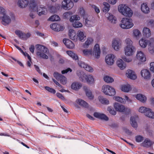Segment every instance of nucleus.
I'll list each match as a JSON object with an SVG mask.
<instances>
[{
	"mask_svg": "<svg viewBox=\"0 0 154 154\" xmlns=\"http://www.w3.org/2000/svg\"><path fill=\"white\" fill-rule=\"evenodd\" d=\"M17 4L19 7L23 8L26 7L28 5L31 11H37L38 12L39 16L45 15L47 13V8L42 5L37 7L35 1H18Z\"/></svg>",
	"mask_w": 154,
	"mask_h": 154,
	"instance_id": "1",
	"label": "nucleus"
},
{
	"mask_svg": "<svg viewBox=\"0 0 154 154\" xmlns=\"http://www.w3.org/2000/svg\"><path fill=\"white\" fill-rule=\"evenodd\" d=\"M35 47L37 50L36 55L37 56L44 59H48V57L46 54L48 52L47 48L44 46L39 44L36 45Z\"/></svg>",
	"mask_w": 154,
	"mask_h": 154,
	"instance_id": "2",
	"label": "nucleus"
},
{
	"mask_svg": "<svg viewBox=\"0 0 154 154\" xmlns=\"http://www.w3.org/2000/svg\"><path fill=\"white\" fill-rule=\"evenodd\" d=\"M76 74L79 77L80 80L82 82L85 79L88 84H91L94 82V79L92 76L90 75H86L82 71L77 70Z\"/></svg>",
	"mask_w": 154,
	"mask_h": 154,
	"instance_id": "3",
	"label": "nucleus"
},
{
	"mask_svg": "<svg viewBox=\"0 0 154 154\" xmlns=\"http://www.w3.org/2000/svg\"><path fill=\"white\" fill-rule=\"evenodd\" d=\"M118 8L119 11L124 16L129 17L132 16L133 14L132 10L125 5H119L118 6Z\"/></svg>",
	"mask_w": 154,
	"mask_h": 154,
	"instance_id": "4",
	"label": "nucleus"
},
{
	"mask_svg": "<svg viewBox=\"0 0 154 154\" xmlns=\"http://www.w3.org/2000/svg\"><path fill=\"white\" fill-rule=\"evenodd\" d=\"M0 14L3 15V16L0 19L2 20V23L3 25L6 26L10 23L11 20L10 17L6 15L5 10L0 6Z\"/></svg>",
	"mask_w": 154,
	"mask_h": 154,
	"instance_id": "5",
	"label": "nucleus"
},
{
	"mask_svg": "<svg viewBox=\"0 0 154 154\" xmlns=\"http://www.w3.org/2000/svg\"><path fill=\"white\" fill-rule=\"evenodd\" d=\"M120 26L121 28L124 29H128L131 28L134 26L132 19L131 18H123L121 20Z\"/></svg>",
	"mask_w": 154,
	"mask_h": 154,
	"instance_id": "6",
	"label": "nucleus"
},
{
	"mask_svg": "<svg viewBox=\"0 0 154 154\" xmlns=\"http://www.w3.org/2000/svg\"><path fill=\"white\" fill-rule=\"evenodd\" d=\"M102 91L106 95L109 96H114L116 94V91L112 87L109 85H103L102 87Z\"/></svg>",
	"mask_w": 154,
	"mask_h": 154,
	"instance_id": "7",
	"label": "nucleus"
},
{
	"mask_svg": "<svg viewBox=\"0 0 154 154\" xmlns=\"http://www.w3.org/2000/svg\"><path fill=\"white\" fill-rule=\"evenodd\" d=\"M139 111L141 113H144L145 115L149 118L154 119V112L150 109L141 106L139 108Z\"/></svg>",
	"mask_w": 154,
	"mask_h": 154,
	"instance_id": "8",
	"label": "nucleus"
},
{
	"mask_svg": "<svg viewBox=\"0 0 154 154\" xmlns=\"http://www.w3.org/2000/svg\"><path fill=\"white\" fill-rule=\"evenodd\" d=\"M54 76L57 80H59L62 84L65 85L66 84L67 82L66 78L61 74L55 72L54 73Z\"/></svg>",
	"mask_w": 154,
	"mask_h": 154,
	"instance_id": "9",
	"label": "nucleus"
},
{
	"mask_svg": "<svg viewBox=\"0 0 154 154\" xmlns=\"http://www.w3.org/2000/svg\"><path fill=\"white\" fill-rule=\"evenodd\" d=\"M72 1H63L62 2V8L65 10H69L73 6Z\"/></svg>",
	"mask_w": 154,
	"mask_h": 154,
	"instance_id": "10",
	"label": "nucleus"
},
{
	"mask_svg": "<svg viewBox=\"0 0 154 154\" xmlns=\"http://www.w3.org/2000/svg\"><path fill=\"white\" fill-rule=\"evenodd\" d=\"M15 33L20 38L23 40H27L31 35L30 33L29 32L25 34L19 30H16Z\"/></svg>",
	"mask_w": 154,
	"mask_h": 154,
	"instance_id": "11",
	"label": "nucleus"
},
{
	"mask_svg": "<svg viewBox=\"0 0 154 154\" xmlns=\"http://www.w3.org/2000/svg\"><path fill=\"white\" fill-rule=\"evenodd\" d=\"M125 54L130 56L132 55L135 51V48L133 46H126L124 49Z\"/></svg>",
	"mask_w": 154,
	"mask_h": 154,
	"instance_id": "12",
	"label": "nucleus"
},
{
	"mask_svg": "<svg viewBox=\"0 0 154 154\" xmlns=\"http://www.w3.org/2000/svg\"><path fill=\"white\" fill-rule=\"evenodd\" d=\"M114 107L116 111L120 112H125L128 110L123 105L117 103H114Z\"/></svg>",
	"mask_w": 154,
	"mask_h": 154,
	"instance_id": "13",
	"label": "nucleus"
},
{
	"mask_svg": "<svg viewBox=\"0 0 154 154\" xmlns=\"http://www.w3.org/2000/svg\"><path fill=\"white\" fill-rule=\"evenodd\" d=\"M78 64L79 66L84 68L86 71L92 72L93 71V69L90 66L85 64L84 62L82 61H79Z\"/></svg>",
	"mask_w": 154,
	"mask_h": 154,
	"instance_id": "14",
	"label": "nucleus"
},
{
	"mask_svg": "<svg viewBox=\"0 0 154 154\" xmlns=\"http://www.w3.org/2000/svg\"><path fill=\"white\" fill-rule=\"evenodd\" d=\"M114 55L112 54H109L105 57V61L106 63L109 65H112L114 62Z\"/></svg>",
	"mask_w": 154,
	"mask_h": 154,
	"instance_id": "15",
	"label": "nucleus"
},
{
	"mask_svg": "<svg viewBox=\"0 0 154 154\" xmlns=\"http://www.w3.org/2000/svg\"><path fill=\"white\" fill-rule=\"evenodd\" d=\"M93 54L94 55H95L96 57L97 58H98L100 57V50L99 44H96L94 46Z\"/></svg>",
	"mask_w": 154,
	"mask_h": 154,
	"instance_id": "16",
	"label": "nucleus"
},
{
	"mask_svg": "<svg viewBox=\"0 0 154 154\" xmlns=\"http://www.w3.org/2000/svg\"><path fill=\"white\" fill-rule=\"evenodd\" d=\"M94 116L95 117L101 120L105 121H108L109 120L108 117L106 115L103 113L98 112H94Z\"/></svg>",
	"mask_w": 154,
	"mask_h": 154,
	"instance_id": "17",
	"label": "nucleus"
},
{
	"mask_svg": "<svg viewBox=\"0 0 154 154\" xmlns=\"http://www.w3.org/2000/svg\"><path fill=\"white\" fill-rule=\"evenodd\" d=\"M50 27L53 30L56 31H62L64 28L63 26L57 23H54L51 24Z\"/></svg>",
	"mask_w": 154,
	"mask_h": 154,
	"instance_id": "18",
	"label": "nucleus"
},
{
	"mask_svg": "<svg viewBox=\"0 0 154 154\" xmlns=\"http://www.w3.org/2000/svg\"><path fill=\"white\" fill-rule=\"evenodd\" d=\"M141 75L144 79H150L151 74L149 71L147 69L142 70L141 72Z\"/></svg>",
	"mask_w": 154,
	"mask_h": 154,
	"instance_id": "19",
	"label": "nucleus"
},
{
	"mask_svg": "<svg viewBox=\"0 0 154 154\" xmlns=\"http://www.w3.org/2000/svg\"><path fill=\"white\" fill-rule=\"evenodd\" d=\"M127 76L129 78L134 80L137 78V76L135 72L133 70L128 69L126 74Z\"/></svg>",
	"mask_w": 154,
	"mask_h": 154,
	"instance_id": "20",
	"label": "nucleus"
},
{
	"mask_svg": "<svg viewBox=\"0 0 154 154\" xmlns=\"http://www.w3.org/2000/svg\"><path fill=\"white\" fill-rule=\"evenodd\" d=\"M63 43L67 48H72L74 47L73 43L68 39L64 38L63 40Z\"/></svg>",
	"mask_w": 154,
	"mask_h": 154,
	"instance_id": "21",
	"label": "nucleus"
},
{
	"mask_svg": "<svg viewBox=\"0 0 154 154\" xmlns=\"http://www.w3.org/2000/svg\"><path fill=\"white\" fill-rule=\"evenodd\" d=\"M106 17H107L108 20L111 23H116L117 21L116 18L112 14L109 13H107L106 14Z\"/></svg>",
	"mask_w": 154,
	"mask_h": 154,
	"instance_id": "22",
	"label": "nucleus"
},
{
	"mask_svg": "<svg viewBox=\"0 0 154 154\" xmlns=\"http://www.w3.org/2000/svg\"><path fill=\"white\" fill-rule=\"evenodd\" d=\"M136 57L138 60L142 62H144L146 60L145 56L141 51H139L137 52Z\"/></svg>",
	"mask_w": 154,
	"mask_h": 154,
	"instance_id": "23",
	"label": "nucleus"
},
{
	"mask_svg": "<svg viewBox=\"0 0 154 154\" xmlns=\"http://www.w3.org/2000/svg\"><path fill=\"white\" fill-rule=\"evenodd\" d=\"M154 143V142L150 140L149 139H146L142 144L143 146L146 147L148 148L150 147Z\"/></svg>",
	"mask_w": 154,
	"mask_h": 154,
	"instance_id": "24",
	"label": "nucleus"
},
{
	"mask_svg": "<svg viewBox=\"0 0 154 154\" xmlns=\"http://www.w3.org/2000/svg\"><path fill=\"white\" fill-rule=\"evenodd\" d=\"M117 64L121 69H124L126 66L125 63L121 59H119L117 61Z\"/></svg>",
	"mask_w": 154,
	"mask_h": 154,
	"instance_id": "25",
	"label": "nucleus"
},
{
	"mask_svg": "<svg viewBox=\"0 0 154 154\" xmlns=\"http://www.w3.org/2000/svg\"><path fill=\"white\" fill-rule=\"evenodd\" d=\"M141 9L142 11L145 14H148L150 12L149 8L146 3H143L141 5Z\"/></svg>",
	"mask_w": 154,
	"mask_h": 154,
	"instance_id": "26",
	"label": "nucleus"
},
{
	"mask_svg": "<svg viewBox=\"0 0 154 154\" xmlns=\"http://www.w3.org/2000/svg\"><path fill=\"white\" fill-rule=\"evenodd\" d=\"M138 116L135 117H131L130 119V123L131 126L134 128H137V124L136 121V119Z\"/></svg>",
	"mask_w": 154,
	"mask_h": 154,
	"instance_id": "27",
	"label": "nucleus"
},
{
	"mask_svg": "<svg viewBox=\"0 0 154 154\" xmlns=\"http://www.w3.org/2000/svg\"><path fill=\"white\" fill-rule=\"evenodd\" d=\"M136 97L137 100L143 103H145L147 100L146 97L141 94H137Z\"/></svg>",
	"mask_w": 154,
	"mask_h": 154,
	"instance_id": "28",
	"label": "nucleus"
},
{
	"mask_svg": "<svg viewBox=\"0 0 154 154\" xmlns=\"http://www.w3.org/2000/svg\"><path fill=\"white\" fill-rule=\"evenodd\" d=\"M82 87V85L81 83L75 82L73 83L71 85V88L72 89L75 90H77L80 88Z\"/></svg>",
	"mask_w": 154,
	"mask_h": 154,
	"instance_id": "29",
	"label": "nucleus"
},
{
	"mask_svg": "<svg viewBox=\"0 0 154 154\" xmlns=\"http://www.w3.org/2000/svg\"><path fill=\"white\" fill-rule=\"evenodd\" d=\"M60 6L59 5H55V6H51L49 7V9L51 12L54 13L57 12L60 9Z\"/></svg>",
	"mask_w": 154,
	"mask_h": 154,
	"instance_id": "30",
	"label": "nucleus"
},
{
	"mask_svg": "<svg viewBox=\"0 0 154 154\" xmlns=\"http://www.w3.org/2000/svg\"><path fill=\"white\" fill-rule=\"evenodd\" d=\"M119 42L117 40L114 39L112 42V46L116 50H118L119 48Z\"/></svg>",
	"mask_w": 154,
	"mask_h": 154,
	"instance_id": "31",
	"label": "nucleus"
},
{
	"mask_svg": "<svg viewBox=\"0 0 154 154\" xmlns=\"http://www.w3.org/2000/svg\"><path fill=\"white\" fill-rule=\"evenodd\" d=\"M148 42L147 40L142 38L139 41V44L141 47L145 48L147 46Z\"/></svg>",
	"mask_w": 154,
	"mask_h": 154,
	"instance_id": "32",
	"label": "nucleus"
},
{
	"mask_svg": "<svg viewBox=\"0 0 154 154\" xmlns=\"http://www.w3.org/2000/svg\"><path fill=\"white\" fill-rule=\"evenodd\" d=\"M77 103L80 105L85 108H87L88 107V103L84 100L81 99H79L76 101Z\"/></svg>",
	"mask_w": 154,
	"mask_h": 154,
	"instance_id": "33",
	"label": "nucleus"
},
{
	"mask_svg": "<svg viewBox=\"0 0 154 154\" xmlns=\"http://www.w3.org/2000/svg\"><path fill=\"white\" fill-rule=\"evenodd\" d=\"M151 32L150 29L147 27H145L143 30V35L144 36L146 37L150 36Z\"/></svg>",
	"mask_w": 154,
	"mask_h": 154,
	"instance_id": "34",
	"label": "nucleus"
},
{
	"mask_svg": "<svg viewBox=\"0 0 154 154\" xmlns=\"http://www.w3.org/2000/svg\"><path fill=\"white\" fill-rule=\"evenodd\" d=\"M77 36L79 40L81 42L84 41V38L86 37L83 32L80 31H78Z\"/></svg>",
	"mask_w": 154,
	"mask_h": 154,
	"instance_id": "35",
	"label": "nucleus"
},
{
	"mask_svg": "<svg viewBox=\"0 0 154 154\" xmlns=\"http://www.w3.org/2000/svg\"><path fill=\"white\" fill-rule=\"evenodd\" d=\"M69 35L70 38L72 40H75L76 38L75 36V33L74 32V31L72 29H71L69 30Z\"/></svg>",
	"mask_w": 154,
	"mask_h": 154,
	"instance_id": "36",
	"label": "nucleus"
},
{
	"mask_svg": "<svg viewBox=\"0 0 154 154\" xmlns=\"http://www.w3.org/2000/svg\"><path fill=\"white\" fill-rule=\"evenodd\" d=\"M93 41V40L92 38H88L85 42V43L83 44V47L84 48H88L89 45L92 43Z\"/></svg>",
	"mask_w": 154,
	"mask_h": 154,
	"instance_id": "37",
	"label": "nucleus"
},
{
	"mask_svg": "<svg viewBox=\"0 0 154 154\" xmlns=\"http://www.w3.org/2000/svg\"><path fill=\"white\" fill-rule=\"evenodd\" d=\"M66 53L69 56L72 57L73 59L75 60L78 59V56L72 51H67Z\"/></svg>",
	"mask_w": 154,
	"mask_h": 154,
	"instance_id": "38",
	"label": "nucleus"
},
{
	"mask_svg": "<svg viewBox=\"0 0 154 154\" xmlns=\"http://www.w3.org/2000/svg\"><path fill=\"white\" fill-rule=\"evenodd\" d=\"M131 89L130 86L129 85H124L121 87L122 90L126 92H129Z\"/></svg>",
	"mask_w": 154,
	"mask_h": 154,
	"instance_id": "39",
	"label": "nucleus"
},
{
	"mask_svg": "<svg viewBox=\"0 0 154 154\" xmlns=\"http://www.w3.org/2000/svg\"><path fill=\"white\" fill-rule=\"evenodd\" d=\"M99 101L102 104H108L109 103V100L106 98H104L103 97L100 96L99 97Z\"/></svg>",
	"mask_w": 154,
	"mask_h": 154,
	"instance_id": "40",
	"label": "nucleus"
},
{
	"mask_svg": "<svg viewBox=\"0 0 154 154\" xmlns=\"http://www.w3.org/2000/svg\"><path fill=\"white\" fill-rule=\"evenodd\" d=\"M60 20L59 17L56 15H54L50 17L48 20L51 21H58Z\"/></svg>",
	"mask_w": 154,
	"mask_h": 154,
	"instance_id": "41",
	"label": "nucleus"
},
{
	"mask_svg": "<svg viewBox=\"0 0 154 154\" xmlns=\"http://www.w3.org/2000/svg\"><path fill=\"white\" fill-rule=\"evenodd\" d=\"M104 7L103 9V11L104 12H107L109 10L110 6L107 3L104 2L103 3Z\"/></svg>",
	"mask_w": 154,
	"mask_h": 154,
	"instance_id": "42",
	"label": "nucleus"
},
{
	"mask_svg": "<svg viewBox=\"0 0 154 154\" xmlns=\"http://www.w3.org/2000/svg\"><path fill=\"white\" fill-rule=\"evenodd\" d=\"M113 99L116 101L121 103H124L125 102V100L119 96H116L113 97Z\"/></svg>",
	"mask_w": 154,
	"mask_h": 154,
	"instance_id": "43",
	"label": "nucleus"
},
{
	"mask_svg": "<svg viewBox=\"0 0 154 154\" xmlns=\"http://www.w3.org/2000/svg\"><path fill=\"white\" fill-rule=\"evenodd\" d=\"M85 25L87 27H91L94 25L93 21L91 20H88V18L85 20Z\"/></svg>",
	"mask_w": 154,
	"mask_h": 154,
	"instance_id": "44",
	"label": "nucleus"
},
{
	"mask_svg": "<svg viewBox=\"0 0 154 154\" xmlns=\"http://www.w3.org/2000/svg\"><path fill=\"white\" fill-rule=\"evenodd\" d=\"M80 19L79 17L77 15H74L70 17L69 20L70 22H73L75 20H78Z\"/></svg>",
	"mask_w": 154,
	"mask_h": 154,
	"instance_id": "45",
	"label": "nucleus"
},
{
	"mask_svg": "<svg viewBox=\"0 0 154 154\" xmlns=\"http://www.w3.org/2000/svg\"><path fill=\"white\" fill-rule=\"evenodd\" d=\"M72 26L73 27L76 28L82 27V25L81 23L76 20L73 23Z\"/></svg>",
	"mask_w": 154,
	"mask_h": 154,
	"instance_id": "46",
	"label": "nucleus"
},
{
	"mask_svg": "<svg viewBox=\"0 0 154 154\" xmlns=\"http://www.w3.org/2000/svg\"><path fill=\"white\" fill-rule=\"evenodd\" d=\"M104 80L106 82L108 83H112L114 81V79L112 78L107 76L104 77Z\"/></svg>",
	"mask_w": 154,
	"mask_h": 154,
	"instance_id": "47",
	"label": "nucleus"
},
{
	"mask_svg": "<svg viewBox=\"0 0 154 154\" xmlns=\"http://www.w3.org/2000/svg\"><path fill=\"white\" fill-rule=\"evenodd\" d=\"M85 92L86 95L89 99L92 100L93 99L94 96L92 94V92L90 90H86Z\"/></svg>",
	"mask_w": 154,
	"mask_h": 154,
	"instance_id": "48",
	"label": "nucleus"
},
{
	"mask_svg": "<svg viewBox=\"0 0 154 154\" xmlns=\"http://www.w3.org/2000/svg\"><path fill=\"white\" fill-rule=\"evenodd\" d=\"M45 88L46 90L51 93L54 94L56 93V91L54 89L49 87L45 86Z\"/></svg>",
	"mask_w": 154,
	"mask_h": 154,
	"instance_id": "49",
	"label": "nucleus"
},
{
	"mask_svg": "<svg viewBox=\"0 0 154 154\" xmlns=\"http://www.w3.org/2000/svg\"><path fill=\"white\" fill-rule=\"evenodd\" d=\"M84 54L85 55H91L92 51L91 50L85 49L83 51Z\"/></svg>",
	"mask_w": 154,
	"mask_h": 154,
	"instance_id": "50",
	"label": "nucleus"
},
{
	"mask_svg": "<svg viewBox=\"0 0 154 154\" xmlns=\"http://www.w3.org/2000/svg\"><path fill=\"white\" fill-rule=\"evenodd\" d=\"M125 42L127 45V46H133L132 45V42L130 39L129 38L126 39L125 40Z\"/></svg>",
	"mask_w": 154,
	"mask_h": 154,
	"instance_id": "51",
	"label": "nucleus"
},
{
	"mask_svg": "<svg viewBox=\"0 0 154 154\" xmlns=\"http://www.w3.org/2000/svg\"><path fill=\"white\" fill-rule=\"evenodd\" d=\"M135 140L136 142H142L143 140V137L140 135H138L135 137Z\"/></svg>",
	"mask_w": 154,
	"mask_h": 154,
	"instance_id": "52",
	"label": "nucleus"
},
{
	"mask_svg": "<svg viewBox=\"0 0 154 154\" xmlns=\"http://www.w3.org/2000/svg\"><path fill=\"white\" fill-rule=\"evenodd\" d=\"M107 110L110 114L112 115H115L116 113V111H115L114 109L113 108L109 107L107 109Z\"/></svg>",
	"mask_w": 154,
	"mask_h": 154,
	"instance_id": "53",
	"label": "nucleus"
},
{
	"mask_svg": "<svg viewBox=\"0 0 154 154\" xmlns=\"http://www.w3.org/2000/svg\"><path fill=\"white\" fill-rule=\"evenodd\" d=\"M133 34L135 36L137 37L141 35V33L138 30L135 29L133 31Z\"/></svg>",
	"mask_w": 154,
	"mask_h": 154,
	"instance_id": "54",
	"label": "nucleus"
},
{
	"mask_svg": "<svg viewBox=\"0 0 154 154\" xmlns=\"http://www.w3.org/2000/svg\"><path fill=\"white\" fill-rule=\"evenodd\" d=\"M72 15V12H66L63 14L64 17L66 19L70 17Z\"/></svg>",
	"mask_w": 154,
	"mask_h": 154,
	"instance_id": "55",
	"label": "nucleus"
},
{
	"mask_svg": "<svg viewBox=\"0 0 154 154\" xmlns=\"http://www.w3.org/2000/svg\"><path fill=\"white\" fill-rule=\"evenodd\" d=\"M91 7L94 9L96 13H99L100 12V10L95 5H90Z\"/></svg>",
	"mask_w": 154,
	"mask_h": 154,
	"instance_id": "56",
	"label": "nucleus"
},
{
	"mask_svg": "<svg viewBox=\"0 0 154 154\" xmlns=\"http://www.w3.org/2000/svg\"><path fill=\"white\" fill-rule=\"evenodd\" d=\"M56 94L57 97L61 100H65V98L62 94L59 93H57Z\"/></svg>",
	"mask_w": 154,
	"mask_h": 154,
	"instance_id": "57",
	"label": "nucleus"
},
{
	"mask_svg": "<svg viewBox=\"0 0 154 154\" xmlns=\"http://www.w3.org/2000/svg\"><path fill=\"white\" fill-rule=\"evenodd\" d=\"M79 13V14L82 16H84L85 14V11L83 8H80Z\"/></svg>",
	"mask_w": 154,
	"mask_h": 154,
	"instance_id": "58",
	"label": "nucleus"
},
{
	"mask_svg": "<svg viewBox=\"0 0 154 154\" xmlns=\"http://www.w3.org/2000/svg\"><path fill=\"white\" fill-rule=\"evenodd\" d=\"M69 71H70V72H71L72 71V70L70 68H68L65 70H63L61 72L62 74H64L65 73H67Z\"/></svg>",
	"mask_w": 154,
	"mask_h": 154,
	"instance_id": "59",
	"label": "nucleus"
},
{
	"mask_svg": "<svg viewBox=\"0 0 154 154\" xmlns=\"http://www.w3.org/2000/svg\"><path fill=\"white\" fill-rule=\"evenodd\" d=\"M150 69L151 71L154 72V62L151 63L150 64Z\"/></svg>",
	"mask_w": 154,
	"mask_h": 154,
	"instance_id": "60",
	"label": "nucleus"
},
{
	"mask_svg": "<svg viewBox=\"0 0 154 154\" xmlns=\"http://www.w3.org/2000/svg\"><path fill=\"white\" fill-rule=\"evenodd\" d=\"M122 58L124 60L127 62H130L132 60V59H131L130 58H127L125 56L122 57Z\"/></svg>",
	"mask_w": 154,
	"mask_h": 154,
	"instance_id": "61",
	"label": "nucleus"
},
{
	"mask_svg": "<svg viewBox=\"0 0 154 154\" xmlns=\"http://www.w3.org/2000/svg\"><path fill=\"white\" fill-rule=\"evenodd\" d=\"M35 50V47L34 45H31L29 48L30 51L32 53H33Z\"/></svg>",
	"mask_w": 154,
	"mask_h": 154,
	"instance_id": "62",
	"label": "nucleus"
},
{
	"mask_svg": "<svg viewBox=\"0 0 154 154\" xmlns=\"http://www.w3.org/2000/svg\"><path fill=\"white\" fill-rule=\"evenodd\" d=\"M34 66L36 71H37L39 74H42V72L40 70L39 67L36 65H34Z\"/></svg>",
	"mask_w": 154,
	"mask_h": 154,
	"instance_id": "63",
	"label": "nucleus"
},
{
	"mask_svg": "<svg viewBox=\"0 0 154 154\" xmlns=\"http://www.w3.org/2000/svg\"><path fill=\"white\" fill-rule=\"evenodd\" d=\"M35 34H36L37 35H39V36L42 37L44 36V34L43 33H42L38 31H36L35 32Z\"/></svg>",
	"mask_w": 154,
	"mask_h": 154,
	"instance_id": "64",
	"label": "nucleus"
}]
</instances>
